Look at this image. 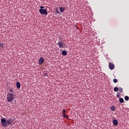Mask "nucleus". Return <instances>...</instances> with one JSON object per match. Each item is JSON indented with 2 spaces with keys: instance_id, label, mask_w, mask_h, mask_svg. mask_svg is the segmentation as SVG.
Listing matches in <instances>:
<instances>
[{
  "instance_id": "nucleus-5",
  "label": "nucleus",
  "mask_w": 129,
  "mask_h": 129,
  "mask_svg": "<svg viewBox=\"0 0 129 129\" xmlns=\"http://www.w3.org/2000/svg\"><path fill=\"white\" fill-rule=\"evenodd\" d=\"M6 121L8 125H10V124H12L13 121H14V120H13V118H10Z\"/></svg>"
},
{
  "instance_id": "nucleus-23",
  "label": "nucleus",
  "mask_w": 129,
  "mask_h": 129,
  "mask_svg": "<svg viewBox=\"0 0 129 129\" xmlns=\"http://www.w3.org/2000/svg\"><path fill=\"white\" fill-rule=\"evenodd\" d=\"M75 27H76V30H78V27H77V26H76V25H75Z\"/></svg>"
},
{
  "instance_id": "nucleus-16",
  "label": "nucleus",
  "mask_w": 129,
  "mask_h": 129,
  "mask_svg": "<svg viewBox=\"0 0 129 129\" xmlns=\"http://www.w3.org/2000/svg\"><path fill=\"white\" fill-rule=\"evenodd\" d=\"M124 99H125V100H126V101L128 100V99H129L128 96H125L124 97Z\"/></svg>"
},
{
  "instance_id": "nucleus-11",
  "label": "nucleus",
  "mask_w": 129,
  "mask_h": 129,
  "mask_svg": "<svg viewBox=\"0 0 129 129\" xmlns=\"http://www.w3.org/2000/svg\"><path fill=\"white\" fill-rule=\"evenodd\" d=\"M110 110L111 111H115V107L114 106H112L110 108Z\"/></svg>"
},
{
  "instance_id": "nucleus-20",
  "label": "nucleus",
  "mask_w": 129,
  "mask_h": 129,
  "mask_svg": "<svg viewBox=\"0 0 129 129\" xmlns=\"http://www.w3.org/2000/svg\"><path fill=\"white\" fill-rule=\"evenodd\" d=\"M0 47H1L2 48H4V43H0Z\"/></svg>"
},
{
  "instance_id": "nucleus-3",
  "label": "nucleus",
  "mask_w": 129,
  "mask_h": 129,
  "mask_svg": "<svg viewBox=\"0 0 129 129\" xmlns=\"http://www.w3.org/2000/svg\"><path fill=\"white\" fill-rule=\"evenodd\" d=\"M57 44L59 48H65V43L63 42L62 41L58 42Z\"/></svg>"
},
{
  "instance_id": "nucleus-13",
  "label": "nucleus",
  "mask_w": 129,
  "mask_h": 129,
  "mask_svg": "<svg viewBox=\"0 0 129 129\" xmlns=\"http://www.w3.org/2000/svg\"><path fill=\"white\" fill-rule=\"evenodd\" d=\"M62 116L64 118H66V119H68V118H69V116H68V115H66V114H63V115H62Z\"/></svg>"
},
{
  "instance_id": "nucleus-17",
  "label": "nucleus",
  "mask_w": 129,
  "mask_h": 129,
  "mask_svg": "<svg viewBox=\"0 0 129 129\" xmlns=\"http://www.w3.org/2000/svg\"><path fill=\"white\" fill-rule=\"evenodd\" d=\"M62 115H64V114H65V113H66V110L65 109H63L62 110Z\"/></svg>"
},
{
  "instance_id": "nucleus-4",
  "label": "nucleus",
  "mask_w": 129,
  "mask_h": 129,
  "mask_svg": "<svg viewBox=\"0 0 129 129\" xmlns=\"http://www.w3.org/2000/svg\"><path fill=\"white\" fill-rule=\"evenodd\" d=\"M1 121L2 122V125H3V126H7V125H8V123H7V121L5 118H2L1 119Z\"/></svg>"
},
{
  "instance_id": "nucleus-2",
  "label": "nucleus",
  "mask_w": 129,
  "mask_h": 129,
  "mask_svg": "<svg viewBox=\"0 0 129 129\" xmlns=\"http://www.w3.org/2000/svg\"><path fill=\"white\" fill-rule=\"evenodd\" d=\"M40 9H39V13L41 14V15H48V12H47L46 9H44V7L40 6Z\"/></svg>"
},
{
  "instance_id": "nucleus-18",
  "label": "nucleus",
  "mask_w": 129,
  "mask_h": 129,
  "mask_svg": "<svg viewBox=\"0 0 129 129\" xmlns=\"http://www.w3.org/2000/svg\"><path fill=\"white\" fill-rule=\"evenodd\" d=\"M55 12H56V14H60V12L59 11V10H58V9H56L55 10Z\"/></svg>"
},
{
  "instance_id": "nucleus-7",
  "label": "nucleus",
  "mask_w": 129,
  "mask_h": 129,
  "mask_svg": "<svg viewBox=\"0 0 129 129\" xmlns=\"http://www.w3.org/2000/svg\"><path fill=\"white\" fill-rule=\"evenodd\" d=\"M44 61V58H43V57H40L39 59V64L40 65H42V64H43Z\"/></svg>"
},
{
  "instance_id": "nucleus-14",
  "label": "nucleus",
  "mask_w": 129,
  "mask_h": 129,
  "mask_svg": "<svg viewBox=\"0 0 129 129\" xmlns=\"http://www.w3.org/2000/svg\"><path fill=\"white\" fill-rule=\"evenodd\" d=\"M114 91L115 92H117V91H118V88H117V87H115L114 88Z\"/></svg>"
},
{
  "instance_id": "nucleus-6",
  "label": "nucleus",
  "mask_w": 129,
  "mask_h": 129,
  "mask_svg": "<svg viewBox=\"0 0 129 129\" xmlns=\"http://www.w3.org/2000/svg\"><path fill=\"white\" fill-rule=\"evenodd\" d=\"M109 68L110 70H113L114 69V64L112 62L109 63Z\"/></svg>"
},
{
  "instance_id": "nucleus-8",
  "label": "nucleus",
  "mask_w": 129,
  "mask_h": 129,
  "mask_svg": "<svg viewBox=\"0 0 129 129\" xmlns=\"http://www.w3.org/2000/svg\"><path fill=\"white\" fill-rule=\"evenodd\" d=\"M65 10H66V9L64 7H59V11L60 13H64V12H65Z\"/></svg>"
},
{
  "instance_id": "nucleus-24",
  "label": "nucleus",
  "mask_w": 129,
  "mask_h": 129,
  "mask_svg": "<svg viewBox=\"0 0 129 129\" xmlns=\"http://www.w3.org/2000/svg\"><path fill=\"white\" fill-rule=\"evenodd\" d=\"M10 92H14V91H13V90H12V89L10 90Z\"/></svg>"
},
{
  "instance_id": "nucleus-12",
  "label": "nucleus",
  "mask_w": 129,
  "mask_h": 129,
  "mask_svg": "<svg viewBox=\"0 0 129 129\" xmlns=\"http://www.w3.org/2000/svg\"><path fill=\"white\" fill-rule=\"evenodd\" d=\"M61 53L64 56H66V55H67V51L66 50H63Z\"/></svg>"
},
{
  "instance_id": "nucleus-1",
  "label": "nucleus",
  "mask_w": 129,
  "mask_h": 129,
  "mask_svg": "<svg viewBox=\"0 0 129 129\" xmlns=\"http://www.w3.org/2000/svg\"><path fill=\"white\" fill-rule=\"evenodd\" d=\"M7 99L8 102H12L14 100V94L13 93H8Z\"/></svg>"
},
{
  "instance_id": "nucleus-10",
  "label": "nucleus",
  "mask_w": 129,
  "mask_h": 129,
  "mask_svg": "<svg viewBox=\"0 0 129 129\" xmlns=\"http://www.w3.org/2000/svg\"><path fill=\"white\" fill-rule=\"evenodd\" d=\"M16 87L18 88V89H20V88H21V84L20 83V82H17Z\"/></svg>"
},
{
  "instance_id": "nucleus-9",
  "label": "nucleus",
  "mask_w": 129,
  "mask_h": 129,
  "mask_svg": "<svg viewBox=\"0 0 129 129\" xmlns=\"http://www.w3.org/2000/svg\"><path fill=\"white\" fill-rule=\"evenodd\" d=\"M113 124H114V125H117L118 124V121H117V120L116 119H114L113 121Z\"/></svg>"
},
{
  "instance_id": "nucleus-19",
  "label": "nucleus",
  "mask_w": 129,
  "mask_h": 129,
  "mask_svg": "<svg viewBox=\"0 0 129 129\" xmlns=\"http://www.w3.org/2000/svg\"><path fill=\"white\" fill-rule=\"evenodd\" d=\"M113 81L114 83H116V82H117V80L116 79H114L113 80Z\"/></svg>"
},
{
  "instance_id": "nucleus-22",
  "label": "nucleus",
  "mask_w": 129,
  "mask_h": 129,
  "mask_svg": "<svg viewBox=\"0 0 129 129\" xmlns=\"http://www.w3.org/2000/svg\"><path fill=\"white\" fill-rule=\"evenodd\" d=\"M119 96H120L119 94H117L116 97H117V98H118V97H119Z\"/></svg>"
},
{
  "instance_id": "nucleus-21",
  "label": "nucleus",
  "mask_w": 129,
  "mask_h": 129,
  "mask_svg": "<svg viewBox=\"0 0 129 129\" xmlns=\"http://www.w3.org/2000/svg\"><path fill=\"white\" fill-rule=\"evenodd\" d=\"M118 90H119V91H120L121 92H122V88H119Z\"/></svg>"
},
{
  "instance_id": "nucleus-15",
  "label": "nucleus",
  "mask_w": 129,
  "mask_h": 129,
  "mask_svg": "<svg viewBox=\"0 0 129 129\" xmlns=\"http://www.w3.org/2000/svg\"><path fill=\"white\" fill-rule=\"evenodd\" d=\"M119 102H120V103H123L124 100H123V98H120L119 99Z\"/></svg>"
}]
</instances>
